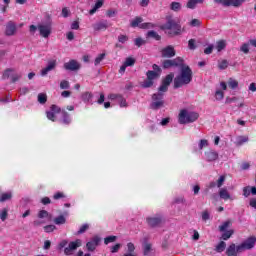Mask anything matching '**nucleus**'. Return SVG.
Returning <instances> with one entry per match:
<instances>
[{
    "label": "nucleus",
    "mask_w": 256,
    "mask_h": 256,
    "mask_svg": "<svg viewBox=\"0 0 256 256\" xmlns=\"http://www.w3.org/2000/svg\"><path fill=\"white\" fill-rule=\"evenodd\" d=\"M206 161H217L219 154L213 150L205 152Z\"/></svg>",
    "instance_id": "dca6fc26"
},
{
    "label": "nucleus",
    "mask_w": 256,
    "mask_h": 256,
    "mask_svg": "<svg viewBox=\"0 0 256 256\" xmlns=\"http://www.w3.org/2000/svg\"><path fill=\"white\" fill-rule=\"evenodd\" d=\"M172 11H179L181 9V3L179 2H172L171 3Z\"/></svg>",
    "instance_id": "a18cd8bd"
},
{
    "label": "nucleus",
    "mask_w": 256,
    "mask_h": 256,
    "mask_svg": "<svg viewBox=\"0 0 256 256\" xmlns=\"http://www.w3.org/2000/svg\"><path fill=\"white\" fill-rule=\"evenodd\" d=\"M228 87H230V89H237V87H239V82L233 78H230L228 81Z\"/></svg>",
    "instance_id": "473e14b6"
},
{
    "label": "nucleus",
    "mask_w": 256,
    "mask_h": 256,
    "mask_svg": "<svg viewBox=\"0 0 256 256\" xmlns=\"http://www.w3.org/2000/svg\"><path fill=\"white\" fill-rule=\"evenodd\" d=\"M122 95L121 94H110L108 96L111 101H119L121 99Z\"/></svg>",
    "instance_id": "8fccbe9b"
},
{
    "label": "nucleus",
    "mask_w": 256,
    "mask_h": 256,
    "mask_svg": "<svg viewBox=\"0 0 256 256\" xmlns=\"http://www.w3.org/2000/svg\"><path fill=\"white\" fill-rule=\"evenodd\" d=\"M60 112H61V108H58L57 105H52L51 110L46 112L47 119H49L50 121H55L56 119L55 114Z\"/></svg>",
    "instance_id": "4468645a"
},
{
    "label": "nucleus",
    "mask_w": 256,
    "mask_h": 256,
    "mask_svg": "<svg viewBox=\"0 0 256 256\" xmlns=\"http://www.w3.org/2000/svg\"><path fill=\"white\" fill-rule=\"evenodd\" d=\"M214 48L215 46H213V44H210L206 49H204L205 55H211V53H213Z\"/></svg>",
    "instance_id": "6e6d98bb"
},
{
    "label": "nucleus",
    "mask_w": 256,
    "mask_h": 256,
    "mask_svg": "<svg viewBox=\"0 0 256 256\" xmlns=\"http://www.w3.org/2000/svg\"><path fill=\"white\" fill-rule=\"evenodd\" d=\"M71 12L69 11V9H67V8H63L62 9V16L64 17V18H67V17H69V14H70Z\"/></svg>",
    "instance_id": "338daca9"
},
{
    "label": "nucleus",
    "mask_w": 256,
    "mask_h": 256,
    "mask_svg": "<svg viewBox=\"0 0 256 256\" xmlns=\"http://www.w3.org/2000/svg\"><path fill=\"white\" fill-rule=\"evenodd\" d=\"M170 61L172 63V67H180V68H182L183 65H185V64H183V58H181V57H177V58L172 59Z\"/></svg>",
    "instance_id": "aec40b11"
},
{
    "label": "nucleus",
    "mask_w": 256,
    "mask_h": 256,
    "mask_svg": "<svg viewBox=\"0 0 256 256\" xmlns=\"http://www.w3.org/2000/svg\"><path fill=\"white\" fill-rule=\"evenodd\" d=\"M228 227H231V221H226L219 226V231H227Z\"/></svg>",
    "instance_id": "ea45409f"
},
{
    "label": "nucleus",
    "mask_w": 256,
    "mask_h": 256,
    "mask_svg": "<svg viewBox=\"0 0 256 256\" xmlns=\"http://www.w3.org/2000/svg\"><path fill=\"white\" fill-rule=\"evenodd\" d=\"M136 47H141V45H145V40L142 38H136L134 41Z\"/></svg>",
    "instance_id": "13d9d810"
},
{
    "label": "nucleus",
    "mask_w": 256,
    "mask_h": 256,
    "mask_svg": "<svg viewBox=\"0 0 256 256\" xmlns=\"http://www.w3.org/2000/svg\"><path fill=\"white\" fill-rule=\"evenodd\" d=\"M165 33L174 36L181 33V25H179L175 20H168V22L163 26Z\"/></svg>",
    "instance_id": "20e7f679"
},
{
    "label": "nucleus",
    "mask_w": 256,
    "mask_h": 256,
    "mask_svg": "<svg viewBox=\"0 0 256 256\" xmlns=\"http://www.w3.org/2000/svg\"><path fill=\"white\" fill-rule=\"evenodd\" d=\"M13 195L11 193H4L0 196V203H5V201H11Z\"/></svg>",
    "instance_id": "bb28decb"
},
{
    "label": "nucleus",
    "mask_w": 256,
    "mask_h": 256,
    "mask_svg": "<svg viewBox=\"0 0 256 256\" xmlns=\"http://www.w3.org/2000/svg\"><path fill=\"white\" fill-rule=\"evenodd\" d=\"M153 249V245L149 242H144L143 244V255L144 256H149V253H151Z\"/></svg>",
    "instance_id": "a211bd4d"
},
{
    "label": "nucleus",
    "mask_w": 256,
    "mask_h": 256,
    "mask_svg": "<svg viewBox=\"0 0 256 256\" xmlns=\"http://www.w3.org/2000/svg\"><path fill=\"white\" fill-rule=\"evenodd\" d=\"M225 183V176L222 175L218 178V180L216 182H211L209 185L210 189H213V187H222L223 184Z\"/></svg>",
    "instance_id": "f3484780"
},
{
    "label": "nucleus",
    "mask_w": 256,
    "mask_h": 256,
    "mask_svg": "<svg viewBox=\"0 0 256 256\" xmlns=\"http://www.w3.org/2000/svg\"><path fill=\"white\" fill-rule=\"evenodd\" d=\"M193 81V70L187 65H182L180 73L174 79V89H179L183 85H189Z\"/></svg>",
    "instance_id": "f03ea898"
},
{
    "label": "nucleus",
    "mask_w": 256,
    "mask_h": 256,
    "mask_svg": "<svg viewBox=\"0 0 256 256\" xmlns=\"http://www.w3.org/2000/svg\"><path fill=\"white\" fill-rule=\"evenodd\" d=\"M214 3H218L224 7H241L245 3V0H214Z\"/></svg>",
    "instance_id": "423d86ee"
},
{
    "label": "nucleus",
    "mask_w": 256,
    "mask_h": 256,
    "mask_svg": "<svg viewBox=\"0 0 256 256\" xmlns=\"http://www.w3.org/2000/svg\"><path fill=\"white\" fill-rule=\"evenodd\" d=\"M60 89H69V81L63 80L60 82Z\"/></svg>",
    "instance_id": "bf43d9fd"
},
{
    "label": "nucleus",
    "mask_w": 256,
    "mask_h": 256,
    "mask_svg": "<svg viewBox=\"0 0 256 256\" xmlns=\"http://www.w3.org/2000/svg\"><path fill=\"white\" fill-rule=\"evenodd\" d=\"M99 243H101V237L94 236L89 242L86 243L87 251H95V249L99 247Z\"/></svg>",
    "instance_id": "0eeeda50"
},
{
    "label": "nucleus",
    "mask_w": 256,
    "mask_h": 256,
    "mask_svg": "<svg viewBox=\"0 0 256 256\" xmlns=\"http://www.w3.org/2000/svg\"><path fill=\"white\" fill-rule=\"evenodd\" d=\"M15 33H17V24H15L13 21H9L6 24L5 35L7 37H13Z\"/></svg>",
    "instance_id": "9b49d317"
},
{
    "label": "nucleus",
    "mask_w": 256,
    "mask_h": 256,
    "mask_svg": "<svg viewBox=\"0 0 256 256\" xmlns=\"http://www.w3.org/2000/svg\"><path fill=\"white\" fill-rule=\"evenodd\" d=\"M161 75L159 74V72H155L153 70H149L147 73H146V77L147 79H150V81H154L155 79H159Z\"/></svg>",
    "instance_id": "6ab92c4d"
},
{
    "label": "nucleus",
    "mask_w": 256,
    "mask_h": 256,
    "mask_svg": "<svg viewBox=\"0 0 256 256\" xmlns=\"http://www.w3.org/2000/svg\"><path fill=\"white\" fill-rule=\"evenodd\" d=\"M111 24H109V21L107 20H101L94 24H92V28L94 31H107L109 29Z\"/></svg>",
    "instance_id": "6e6552de"
},
{
    "label": "nucleus",
    "mask_w": 256,
    "mask_h": 256,
    "mask_svg": "<svg viewBox=\"0 0 256 256\" xmlns=\"http://www.w3.org/2000/svg\"><path fill=\"white\" fill-rule=\"evenodd\" d=\"M198 147L199 149H203L204 147H209V142L205 139H202L200 140Z\"/></svg>",
    "instance_id": "3c124183"
},
{
    "label": "nucleus",
    "mask_w": 256,
    "mask_h": 256,
    "mask_svg": "<svg viewBox=\"0 0 256 256\" xmlns=\"http://www.w3.org/2000/svg\"><path fill=\"white\" fill-rule=\"evenodd\" d=\"M104 59H105V54L104 53L100 54L98 57H96L94 61V65H99V63H101V61H103Z\"/></svg>",
    "instance_id": "603ef678"
},
{
    "label": "nucleus",
    "mask_w": 256,
    "mask_h": 256,
    "mask_svg": "<svg viewBox=\"0 0 256 256\" xmlns=\"http://www.w3.org/2000/svg\"><path fill=\"white\" fill-rule=\"evenodd\" d=\"M188 47L191 51H195V49H197V46L195 45V39H190L188 41Z\"/></svg>",
    "instance_id": "09e8293b"
},
{
    "label": "nucleus",
    "mask_w": 256,
    "mask_h": 256,
    "mask_svg": "<svg viewBox=\"0 0 256 256\" xmlns=\"http://www.w3.org/2000/svg\"><path fill=\"white\" fill-rule=\"evenodd\" d=\"M219 69L223 70V69H227V67H229V62H227V60H222L219 64H218Z\"/></svg>",
    "instance_id": "de8ad7c7"
},
{
    "label": "nucleus",
    "mask_w": 256,
    "mask_h": 256,
    "mask_svg": "<svg viewBox=\"0 0 256 256\" xmlns=\"http://www.w3.org/2000/svg\"><path fill=\"white\" fill-rule=\"evenodd\" d=\"M161 55L165 59H171V57H175V48L173 46H167L161 50Z\"/></svg>",
    "instance_id": "ddd939ff"
},
{
    "label": "nucleus",
    "mask_w": 256,
    "mask_h": 256,
    "mask_svg": "<svg viewBox=\"0 0 256 256\" xmlns=\"http://www.w3.org/2000/svg\"><path fill=\"white\" fill-rule=\"evenodd\" d=\"M38 217L39 219H45V217H49V212H47V210H41L38 213Z\"/></svg>",
    "instance_id": "864d4df0"
},
{
    "label": "nucleus",
    "mask_w": 256,
    "mask_h": 256,
    "mask_svg": "<svg viewBox=\"0 0 256 256\" xmlns=\"http://www.w3.org/2000/svg\"><path fill=\"white\" fill-rule=\"evenodd\" d=\"M7 215H8L7 209H3L2 212L0 213L1 221H5L7 219Z\"/></svg>",
    "instance_id": "680f3d73"
},
{
    "label": "nucleus",
    "mask_w": 256,
    "mask_h": 256,
    "mask_svg": "<svg viewBox=\"0 0 256 256\" xmlns=\"http://www.w3.org/2000/svg\"><path fill=\"white\" fill-rule=\"evenodd\" d=\"M153 80H150L149 78H147L143 83H142V87L144 89H149V87H153Z\"/></svg>",
    "instance_id": "e433bc0d"
},
{
    "label": "nucleus",
    "mask_w": 256,
    "mask_h": 256,
    "mask_svg": "<svg viewBox=\"0 0 256 256\" xmlns=\"http://www.w3.org/2000/svg\"><path fill=\"white\" fill-rule=\"evenodd\" d=\"M256 245V236H249L246 240H244L241 244L238 245L239 251H251L254 249Z\"/></svg>",
    "instance_id": "39448f33"
},
{
    "label": "nucleus",
    "mask_w": 256,
    "mask_h": 256,
    "mask_svg": "<svg viewBox=\"0 0 256 256\" xmlns=\"http://www.w3.org/2000/svg\"><path fill=\"white\" fill-rule=\"evenodd\" d=\"M225 47H227V42H225V40H219L216 43V49L218 52L223 51V49H225Z\"/></svg>",
    "instance_id": "393cba45"
},
{
    "label": "nucleus",
    "mask_w": 256,
    "mask_h": 256,
    "mask_svg": "<svg viewBox=\"0 0 256 256\" xmlns=\"http://www.w3.org/2000/svg\"><path fill=\"white\" fill-rule=\"evenodd\" d=\"M233 233H235V231L233 230H227L226 232H224L222 234L223 241H227L228 239H231V237L233 236Z\"/></svg>",
    "instance_id": "2f4dec72"
},
{
    "label": "nucleus",
    "mask_w": 256,
    "mask_h": 256,
    "mask_svg": "<svg viewBox=\"0 0 256 256\" xmlns=\"http://www.w3.org/2000/svg\"><path fill=\"white\" fill-rule=\"evenodd\" d=\"M173 74H168L163 80L162 84L158 88V92L152 95V101L150 103V109L153 111H159L165 107V93L169 91V85L173 83Z\"/></svg>",
    "instance_id": "f257e3e1"
},
{
    "label": "nucleus",
    "mask_w": 256,
    "mask_h": 256,
    "mask_svg": "<svg viewBox=\"0 0 256 256\" xmlns=\"http://www.w3.org/2000/svg\"><path fill=\"white\" fill-rule=\"evenodd\" d=\"M118 103L120 105V107H127V100H125V98L120 97V99H118Z\"/></svg>",
    "instance_id": "0e129e2a"
},
{
    "label": "nucleus",
    "mask_w": 256,
    "mask_h": 256,
    "mask_svg": "<svg viewBox=\"0 0 256 256\" xmlns=\"http://www.w3.org/2000/svg\"><path fill=\"white\" fill-rule=\"evenodd\" d=\"M124 64L127 67H133V65H135V58H133V57L126 58L124 61Z\"/></svg>",
    "instance_id": "c9c22d12"
},
{
    "label": "nucleus",
    "mask_w": 256,
    "mask_h": 256,
    "mask_svg": "<svg viewBox=\"0 0 256 256\" xmlns=\"http://www.w3.org/2000/svg\"><path fill=\"white\" fill-rule=\"evenodd\" d=\"M170 67H173V63L171 62V60H165L163 62V68L164 69H169Z\"/></svg>",
    "instance_id": "e2e57ef3"
},
{
    "label": "nucleus",
    "mask_w": 256,
    "mask_h": 256,
    "mask_svg": "<svg viewBox=\"0 0 256 256\" xmlns=\"http://www.w3.org/2000/svg\"><path fill=\"white\" fill-rule=\"evenodd\" d=\"M147 37H150L151 39H155L156 41H161V36L155 31H149L147 33Z\"/></svg>",
    "instance_id": "c85d7f7f"
},
{
    "label": "nucleus",
    "mask_w": 256,
    "mask_h": 256,
    "mask_svg": "<svg viewBox=\"0 0 256 256\" xmlns=\"http://www.w3.org/2000/svg\"><path fill=\"white\" fill-rule=\"evenodd\" d=\"M243 193H256V187L246 186L243 188Z\"/></svg>",
    "instance_id": "a19ab883"
},
{
    "label": "nucleus",
    "mask_w": 256,
    "mask_h": 256,
    "mask_svg": "<svg viewBox=\"0 0 256 256\" xmlns=\"http://www.w3.org/2000/svg\"><path fill=\"white\" fill-rule=\"evenodd\" d=\"M227 247V243L225 241H220L219 244L215 248L216 253H223Z\"/></svg>",
    "instance_id": "5701e85b"
},
{
    "label": "nucleus",
    "mask_w": 256,
    "mask_h": 256,
    "mask_svg": "<svg viewBox=\"0 0 256 256\" xmlns=\"http://www.w3.org/2000/svg\"><path fill=\"white\" fill-rule=\"evenodd\" d=\"M62 121L64 125H69L71 123V116L66 111H62Z\"/></svg>",
    "instance_id": "b1692460"
},
{
    "label": "nucleus",
    "mask_w": 256,
    "mask_h": 256,
    "mask_svg": "<svg viewBox=\"0 0 256 256\" xmlns=\"http://www.w3.org/2000/svg\"><path fill=\"white\" fill-rule=\"evenodd\" d=\"M57 227L55 225H46L44 226L45 233H53L54 230H56Z\"/></svg>",
    "instance_id": "37998d69"
},
{
    "label": "nucleus",
    "mask_w": 256,
    "mask_h": 256,
    "mask_svg": "<svg viewBox=\"0 0 256 256\" xmlns=\"http://www.w3.org/2000/svg\"><path fill=\"white\" fill-rule=\"evenodd\" d=\"M38 30L40 32L41 37L47 39V37L51 35V24H40L38 25Z\"/></svg>",
    "instance_id": "1a4fd4ad"
},
{
    "label": "nucleus",
    "mask_w": 256,
    "mask_h": 256,
    "mask_svg": "<svg viewBox=\"0 0 256 256\" xmlns=\"http://www.w3.org/2000/svg\"><path fill=\"white\" fill-rule=\"evenodd\" d=\"M71 29L77 31V29H79V21L72 22Z\"/></svg>",
    "instance_id": "774afa93"
},
{
    "label": "nucleus",
    "mask_w": 256,
    "mask_h": 256,
    "mask_svg": "<svg viewBox=\"0 0 256 256\" xmlns=\"http://www.w3.org/2000/svg\"><path fill=\"white\" fill-rule=\"evenodd\" d=\"M117 241V236H108L104 239V244L109 245V243H115Z\"/></svg>",
    "instance_id": "4c0bfd02"
},
{
    "label": "nucleus",
    "mask_w": 256,
    "mask_h": 256,
    "mask_svg": "<svg viewBox=\"0 0 256 256\" xmlns=\"http://www.w3.org/2000/svg\"><path fill=\"white\" fill-rule=\"evenodd\" d=\"M240 51H242V53H245L247 55V53H249V44H243L240 47Z\"/></svg>",
    "instance_id": "052dcab7"
},
{
    "label": "nucleus",
    "mask_w": 256,
    "mask_h": 256,
    "mask_svg": "<svg viewBox=\"0 0 256 256\" xmlns=\"http://www.w3.org/2000/svg\"><path fill=\"white\" fill-rule=\"evenodd\" d=\"M68 247H70V249H72V251H75L78 247H81V240H76V241L70 242Z\"/></svg>",
    "instance_id": "c756f323"
},
{
    "label": "nucleus",
    "mask_w": 256,
    "mask_h": 256,
    "mask_svg": "<svg viewBox=\"0 0 256 256\" xmlns=\"http://www.w3.org/2000/svg\"><path fill=\"white\" fill-rule=\"evenodd\" d=\"M154 27H155V24L151 22H146L139 25L140 29H153Z\"/></svg>",
    "instance_id": "f704fd0d"
},
{
    "label": "nucleus",
    "mask_w": 256,
    "mask_h": 256,
    "mask_svg": "<svg viewBox=\"0 0 256 256\" xmlns=\"http://www.w3.org/2000/svg\"><path fill=\"white\" fill-rule=\"evenodd\" d=\"M101 7H103V0H98V1L95 3L93 9H91V10L89 11V13H90L91 15H95V13H97V10H98V9H101Z\"/></svg>",
    "instance_id": "412c9836"
},
{
    "label": "nucleus",
    "mask_w": 256,
    "mask_h": 256,
    "mask_svg": "<svg viewBox=\"0 0 256 256\" xmlns=\"http://www.w3.org/2000/svg\"><path fill=\"white\" fill-rule=\"evenodd\" d=\"M140 23H143L142 17H136L134 20L131 21V27H139L141 25Z\"/></svg>",
    "instance_id": "72a5a7b5"
},
{
    "label": "nucleus",
    "mask_w": 256,
    "mask_h": 256,
    "mask_svg": "<svg viewBox=\"0 0 256 256\" xmlns=\"http://www.w3.org/2000/svg\"><path fill=\"white\" fill-rule=\"evenodd\" d=\"M64 69L66 71H79L81 69V64L77 60H70L69 62L64 63Z\"/></svg>",
    "instance_id": "9d476101"
},
{
    "label": "nucleus",
    "mask_w": 256,
    "mask_h": 256,
    "mask_svg": "<svg viewBox=\"0 0 256 256\" xmlns=\"http://www.w3.org/2000/svg\"><path fill=\"white\" fill-rule=\"evenodd\" d=\"M87 229H89V224H83L78 230L77 235H83Z\"/></svg>",
    "instance_id": "c03bdc74"
},
{
    "label": "nucleus",
    "mask_w": 256,
    "mask_h": 256,
    "mask_svg": "<svg viewBox=\"0 0 256 256\" xmlns=\"http://www.w3.org/2000/svg\"><path fill=\"white\" fill-rule=\"evenodd\" d=\"M199 119V113L181 110L178 116V123L186 125L187 123H195Z\"/></svg>",
    "instance_id": "7ed1b4c3"
},
{
    "label": "nucleus",
    "mask_w": 256,
    "mask_h": 256,
    "mask_svg": "<svg viewBox=\"0 0 256 256\" xmlns=\"http://www.w3.org/2000/svg\"><path fill=\"white\" fill-rule=\"evenodd\" d=\"M38 103H40L41 105H45V103H47V94L45 93L38 94Z\"/></svg>",
    "instance_id": "7c9ffc66"
},
{
    "label": "nucleus",
    "mask_w": 256,
    "mask_h": 256,
    "mask_svg": "<svg viewBox=\"0 0 256 256\" xmlns=\"http://www.w3.org/2000/svg\"><path fill=\"white\" fill-rule=\"evenodd\" d=\"M149 227H159L161 223L163 222V218L161 217H148L146 219Z\"/></svg>",
    "instance_id": "2eb2a0df"
},
{
    "label": "nucleus",
    "mask_w": 256,
    "mask_h": 256,
    "mask_svg": "<svg viewBox=\"0 0 256 256\" xmlns=\"http://www.w3.org/2000/svg\"><path fill=\"white\" fill-rule=\"evenodd\" d=\"M247 141H249V137H247V136H238V137L236 138L235 144H236L238 147H241V145H243L244 143H247Z\"/></svg>",
    "instance_id": "4be33fe9"
},
{
    "label": "nucleus",
    "mask_w": 256,
    "mask_h": 256,
    "mask_svg": "<svg viewBox=\"0 0 256 256\" xmlns=\"http://www.w3.org/2000/svg\"><path fill=\"white\" fill-rule=\"evenodd\" d=\"M223 97H225V94L221 90H217L215 93V99L216 101H221L223 100Z\"/></svg>",
    "instance_id": "79ce46f5"
},
{
    "label": "nucleus",
    "mask_w": 256,
    "mask_h": 256,
    "mask_svg": "<svg viewBox=\"0 0 256 256\" xmlns=\"http://www.w3.org/2000/svg\"><path fill=\"white\" fill-rule=\"evenodd\" d=\"M219 199H223L224 201H227V200L231 199V195L229 193H220Z\"/></svg>",
    "instance_id": "4d7b16f0"
},
{
    "label": "nucleus",
    "mask_w": 256,
    "mask_h": 256,
    "mask_svg": "<svg viewBox=\"0 0 256 256\" xmlns=\"http://www.w3.org/2000/svg\"><path fill=\"white\" fill-rule=\"evenodd\" d=\"M209 219H210L209 212L207 210L202 212V221H209Z\"/></svg>",
    "instance_id": "69168bd1"
},
{
    "label": "nucleus",
    "mask_w": 256,
    "mask_h": 256,
    "mask_svg": "<svg viewBox=\"0 0 256 256\" xmlns=\"http://www.w3.org/2000/svg\"><path fill=\"white\" fill-rule=\"evenodd\" d=\"M93 99V94L91 92H85L82 95V101L85 103H91V100Z\"/></svg>",
    "instance_id": "a878e982"
},
{
    "label": "nucleus",
    "mask_w": 256,
    "mask_h": 256,
    "mask_svg": "<svg viewBox=\"0 0 256 256\" xmlns=\"http://www.w3.org/2000/svg\"><path fill=\"white\" fill-rule=\"evenodd\" d=\"M66 221L67 220L65 219V216H63V215H60L54 219L55 225H65Z\"/></svg>",
    "instance_id": "cd10ccee"
},
{
    "label": "nucleus",
    "mask_w": 256,
    "mask_h": 256,
    "mask_svg": "<svg viewBox=\"0 0 256 256\" xmlns=\"http://www.w3.org/2000/svg\"><path fill=\"white\" fill-rule=\"evenodd\" d=\"M119 249H121V244L117 243L111 247V253H119Z\"/></svg>",
    "instance_id": "5fc2aeb1"
},
{
    "label": "nucleus",
    "mask_w": 256,
    "mask_h": 256,
    "mask_svg": "<svg viewBox=\"0 0 256 256\" xmlns=\"http://www.w3.org/2000/svg\"><path fill=\"white\" fill-rule=\"evenodd\" d=\"M239 253H243V251L239 250V245H235V243L230 244L226 249L227 256H238Z\"/></svg>",
    "instance_id": "f8f14e48"
},
{
    "label": "nucleus",
    "mask_w": 256,
    "mask_h": 256,
    "mask_svg": "<svg viewBox=\"0 0 256 256\" xmlns=\"http://www.w3.org/2000/svg\"><path fill=\"white\" fill-rule=\"evenodd\" d=\"M127 249H128V253H132L133 255H135V244H133L132 242H129L127 244Z\"/></svg>",
    "instance_id": "49530a36"
},
{
    "label": "nucleus",
    "mask_w": 256,
    "mask_h": 256,
    "mask_svg": "<svg viewBox=\"0 0 256 256\" xmlns=\"http://www.w3.org/2000/svg\"><path fill=\"white\" fill-rule=\"evenodd\" d=\"M198 1L197 0H189L187 3V8L188 9H195L198 5Z\"/></svg>",
    "instance_id": "58836bf2"
}]
</instances>
